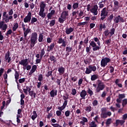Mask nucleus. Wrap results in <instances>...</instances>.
Returning a JSON list of instances; mask_svg holds the SVG:
<instances>
[{"mask_svg":"<svg viewBox=\"0 0 127 127\" xmlns=\"http://www.w3.org/2000/svg\"><path fill=\"white\" fill-rule=\"evenodd\" d=\"M91 46L92 48V50L93 51H98V50H100L101 49V47H99L97 45V43L95 42L94 41H91L90 42L89 46L86 47V52L87 54H90L91 52Z\"/></svg>","mask_w":127,"mask_h":127,"instance_id":"nucleus-1","label":"nucleus"},{"mask_svg":"<svg viewBox=\"0 0 127 127\" xmlns=\"http://www.w3.org/2000/svg\"><path fill=\"white\" fill-rule=\"evenodd\" d=\"M37 33L36 32H34L31 33V37L30 39V46L31 48L34 47L36 43H37Z\"/></svg>","mask_w":127,"mask_h":127,"instance_id":"nucleus-2","label":"nucleus"},{"mask_svg":"<svg viewBox=\"0 0 127 127\" xmlns=\"http://www.w3.org/2000/svg\"><path fill=\"white\" fill-rule=\"evenodd\" d=\"M112 116V112L108 111L107 112V108L103 107L101 109V117L103 119H107L108 117H111Z\"/></svg>","mask_w":127,"mask_h":127,"instance_id":"nucleus-3","label":"nucleus"},{"mask_svg":"<svg viewBox=\"0 0 127 127\" xmlns=\"http://www.w3.org/2000/svg\"><path fill=\"white\" fill-rule=\"evenodd\" d=\"M98 82L95 93H100L101 91H103L106 88V85L104 82L101 81V80H98Z\"/></svg>","mask_w":127,"mask_h":127,"instance_id":"nucleus-4","label":"nucleus"},{"mask_svg":"<svg viewBox=\"0 0 127 127\" xmlns=\"http://www.w3.org/2000/svg\"><path fill=\"white\" fill-rule=\"evenodd\" d=\"M97 70V66L95 65H90L88 67H86L85 74H91L92 72H96Z\"/></svg>","mask_w":127,"mask_h":127,"instance_id":"nucleus-5","label":"nucleus"},{"mask_svg":"<svg viewBox=\"0 0 127 127\" xmlns=\"http://www.w3.org/2000/svg\"><path fill=\"white\" fill-rule=\"evenodd\" d=\"M101 16L100 20H104L108 16V14H109V11L107 10V7H104L101 11Z\"/></svg>","mask_w":127,"mask_h":127,"instance_id":"nucleus-6","label":"nucleus"},{"mask_svg":"<svg viewBox=\"0 0 127 127\" xmlns=\"http://www.w3.org/2000/svg\"><path fill=\"white\" fill-rule=\"evenodd\" d=\"M111 62V60L109 58H104L101 60V67H105L108 65V63Z\"/></svg>","mask_w":127,"mask_h":127,"instance_id":"nucleus-7","label":"nucleus"},{"mask_svg":"<svg viewBox=\"0 0 127 127\" xmlns=\"http://www.w3.org/2000/svg\"><path fill=\"white\" fill-rule=\"evenodd\" d=\"M13 17L12 16H8V14H6V12L5 11L3 13V19L6 22V23H7V22H9V20L11 19H12Z\"/></svg>","mask_w":127,"mask_h":127,"instance_id":"nucleus-8","label":"nucleus"},{"mask_svg":"<svg viewBox=\"0 0 127 127\" xmlns=\"http://www.w3.org/2000/svg\"><path fill=\"white\" fill-rule=\"evenodd\" d=\"M19 64H20V65H22V66H23V69L24 70H26V68H25V67H26L27 65H28V61L27 59L21 60V61L19 62Z\"/></svg>","mask_w":127,"mask_h":127,"instance_id":"nucleus-9","label":"nucleus"},{"mask_svg":"<svg viewBox=\"0 0 127 127\" xmlns=\"http://www.w3.org/2000/svg\"><path fill=\"white\" fill-rule=\"evenodd\" d=\"M98 8H99L98 5L95 4L90 10V12L93 13V15H98Z\"/></svg>","mask_w":127,"mask_h":127,"instance_id":"nucleus-10","label":"nucleus"},{"mask_svg":"<svg viewBox=\"0 0 127 127\" xmlns=\"http://www.w3.org/2000/svg\"><path fill=\"white\" fill-rule=\"evenodd\" d=\"M57 42L59 44H62V46L63 47H66L67 45V42H66L65 39H63L62 38H59Z\"/></svg>","mask_w":127,"mask_h":127,"instance_id":"nucleus-11","label":"nucleus"},{"mask_svg":"<svg viewBox=\"0 0 127 127\" xmlns=\"http://www.w3.org/2000/svg\"><path fill=\"white\" fill-rule=\"evenodd\" d=\"M30 20H31V12H29L27 15L24 18L23 21L25 23H28L30 22Z\"/></svg>","mask_w":127,"mask_h":127,"instance_id":"nucleus-12","label":"nucleus"},{"mask_svg":"<svg viewBox=\"0 0 127 127\" xmlns=\"http://www.w3.org/2000/svg\"><path fill=\"white\" fill-rule=\"evenodd\" d=\"M115 23H119V22H125V19L124 18L121 17V15L116 16L114 19Z\"/></svg>","mask_w":127,"mask_h":127,"instance_id":"nucleus-13","label":"nucleus"},{"mask_svg":"<svg viewBox=\"0 0 127 127\" xmlns=\"http://www.w3.org/2000/svg\"><path fill=\"white\" fill-rule=\"evenodd\" d=\"M5 62L9 63L11 61V58L9 57V51H7L4 56Z\"/></svg>","mask_w":127,"mask_h":127,"instance_id":"nucleus-14","label":"nucleus"},{"mask_svg":"<svg viewBox=\"0 0 127 127\" xmlns=\"http://www.w3.org/2000/svg\"><path fill=\"white\" fill-rule=\"evenodd\" d=\"M23 91L25 95H28V93L31 91V87L26 85L24 87Z\"/></svg>","mask_w":127,"mask_h":127,"instance_id":"nucleus-15","label":"nucleus"},{"mask_svg":"<svg viewBox=\"0 0 127 127\" xmlns=\"http://www.w3.org/2000/svg\"><path fill=\"white\" fill-rule=\"evenodd\" d=\"M77 18L76 19L79 20V19H81L84 17V12L82 10H78V13H77Z\"/></svg>","mask_w":127,"mask_h":127,"instance_id":"nucleus-16","label":"nucleus"},{"mask_svg":"<svg viewBox=\"0 0 127 127\" xmlns=\"http://www.w3.org/2000/svg\"><path fill=\"white\" fill-rule=\"evenodd\" d=\"M74 28L73 27L68 28V27H66L65 29L66 34H67V35L71 34V33L74 31Z\"/></svg>","mask_w":127,"mask_h":127,"instance_id":"nucleus-17","label":"nucleus"},{"mask_svg":"<svg viewBox=\"0 0 127 127\" xmlns=\"http://www.w3.org/2000/svg\"><path fill=\"white\" fill-rule=\"evenodd\" d=\"M80 96L81 98H80V100H85V99H86V96H87V91L85 90H82L80 92Z\"/></svg>","mask_w":127,"mask_h":127,"instance_id":"nucleus-18","label":"nucleus"},{"mask_svg":"<svg viewBox=\"0 0 127 127\" xmlns=\"http://www.w3.org/2000/svg\"><path fill=\"white\" fill-rule=\"evenodd\" d=\"M65 68L63 66H61L58 68V71L59 73V75H63L65 73Z\"/></svg>","mask_w":127,"mask_h":127,"instance_id":"nucleus-19","label":"nucleus"},{"mask_svg":"<svg viewBox=\"0 0 127 127\" xmlns=\"http://www.w3.org/2000/svg\"><path fill=\"white\" fill-rule=\"evenodd\" d=\"M45 9H40V11L39 12V15L41 16L42 18H44L45 16H46V13L44 12Z\"/></svg>","mask_w":127,"mask_h":127,"instance_id":"nucleus-20","label":"nucleus"},{"mask_svg":"<svg viewBox=\"0 0 127 127\" xmlns=\"http://www.w3.org/2000/svg\"><path fill=\"white\" fill-rule=\"evenodd\" d=\"M54 47H55V44L54 43H52L50 46H48L47 51L48 52H50V51H53V49H54Z\"/></svg>","mask_w":127,"mask_h":127,"instance_id":"nucleus-21","label":"nucleus"},{"mask_svg":"<svg viewBox=\"0 0 127 127\" xmlns=\"http://www.w3.org/2000/svg\"><path fill=\"white\" fill-rule=\"evenodd\" d=\"M107 2V0H102L101 1L99 2L98 5L99 8H103Z\"/></svg>","mask_w":127,"mask_h":127,"instance_id":"nucleus-22","label":"nucleus"},{"mask_svg":"<svg viewBox=\"0 0 127 127\" xmlns=\"http://www.w3.org/2000/svg\"><path fill=\"white\" fill-rule=\"evenodd\" d=\"M58 91L57 90L53 89L50 92V95L51 98H54L55 96H57V93Z\"/></svg>","mask_w":127,"mask_h":127,"instance_id":"nucleus-23","label":"nucleus"},{"mask_svg":"<svg viewBox=\"0 0 127 127\" xmlns=\"http://www.w3.org/2000/svg\"><path fill=\"white\" fill-rule=\"evenodd\" d=\"M37 69V65H33L32 66V68L30 70V72H29V75H32L33 73H34L35 71H36V69Z\"/></svg>","mask_w":127,"mask_h":127,"instance_id":"nucleus-24","label":"nucleus"},{"mask_svg":"<svg viewBox=\"0 0 127 127\" xmlns=\"http://www.w3.org/2000/svg\"><path fill=\"white\" fill-rule=\"evenodd\" d=\"M63 17H64L65 19H67V17L69 15L68 10H65L62 12L61 15Z\"/></svg>","mask_w":127,"mask_h":127,"instance_id":"nucleus-25","label":"nucleus"},{"mask_svg":"<svg viewBox=\"0 0 127 127\" xmlns=\"http://www.w3.org/2000/svg\"><path fill=\"white\" fill-rule=\"evenodd\" d=\"M125 123H126V121L125 120H117L116 121V127H118L119 125H121V126H123V125H124Z\"/></svg>","mask_w":127,"mask_h":127,"instance_id":"nucleus-26","label":"nucleus"},{"mask_svg":"<svg viewBox=\"0 0 127 127\" xmlns=\"http://www.w3.org/2000/svg\"><path fill=\"white\" fill-rule=\"evenodd\" d=\"M81 120V121L80 122V125L81 126H85V123H88V119H87L86 117H82L80 119Z\"/></svg>","mask_w":127,"mask_h":127,"instance_id":"nucleus-27","label":"nucleus"},{"mask_svg":"<svg viewBox=\"0 0 127 127\" xmlns=\"http://www.w3.org/2000/svg\"><path fill=\"white\" fill-rule=\"evenodd\" d=\"M30 30H31V29H30V28H27V29H25V31H23L24 37L25 39H26V38H27V35L30 32Z\"/></svg>","mask_w":127,"mask_h":127,"instance_id":"nucleus-28","label":"nucleus"},{"mask_svg":"<svg viewBox=\"0 0 127 127\" xmlns=\"http://www.w3.org/2000/svg\"><path fill=\"white\" fill-rule=\"evenodd\" d=\"M36 118H37V113L36 111H33L31 117V120H32V121H35Z\"/></svg>","mask_w":127,"mask_h":127,"instance_id":"nucleus-29","label":"nucleus"},{"mask_svg":"<svg viewBox=\"0 0 127 127\" xmlns=\"http://www.w3.org/2000/svg\"><path fill=\"white\" fill-rule=\"evenodd\" d=\"M40 9H45L46 7V3L44 1H42L40 4Z\"/></svg>","mask_w":127,"mask_h":127,"instance_id":"nucleus-30","label":"nucleus"},{"mask_svg":"<svg viewBox=\"0 0 127 127\" xmlns=\"http://www.w3.org/2000/svg\"><path fill=\"white\" fill-rule=\"evenodd\" d=\"M78 10H75L74 11H72L71 14L74 18H78Z\"/></svg>","mask_w":127,"mask_h":127,"instance_id":"nucleus-31","label":"nucleus"},{"mask_svg":"<svg viewBox=\"0 0 127 127\" xmlns=\"http://www.w3.org/2000/svg\"><path fill=\"white\" fill-rule=\"evenodd\" d=\"M29 95L31 97V98H33V99H35L36 98V93L33 91V90H30L29 92Z\"/></svg>","mask_w":127,"mask_h":127,"instance_id":"nucleus-32","label":"nucleus"},{"mask_svg":"<svg viewBox=\"0 0 127 127\" xmlns=\"http://www.w3.org/2000/svg\"><path fill=\"white\" fill-rule=\"evenodd\" d=\"M72 47H70V46H67L65 48V51L66 52V55H69V53H70V52H71V51H72Z\"/></svg>","mask_w":127,"mask_h":127,"instance_id":"nucleus-33","label":"nucleus"},{"mask_svg":"<svg viewBox=\"0 0 127 127\" xmlns=\"http://www.w3.org/2000/svg\"><path fill=\"white\" fill-rule=\"evenodd\" d=\"M89 127H97L98 126L97 125V124H96V122L95 121H92L89 122Z\"/></svg>","mask_w":127,"mask_h":127,"instance_id":"nucleus-34","label":"nucleus"},{"mask_svg":"<svg viewBox=\"0 0 127 127\" xmlns=\"http://www.w3.org/2000/svg\"><path fill=\"white\" fill-rule=\"evenodd\" d=\"M93 40L94 42H97V45H98L97 46H99V47L101 46V43L100 42V40H99V38H98L97 37H94L93 38Z\"/></svg>","mask_w":127,"mask_h":127,"instance_id":"nucleus-35","label":"nucleus"},{"mask_svg":"<svg viewBox=\"0 0 127 127\" xmlns=\"http://www.w3.org/2000/svg\"><path fill=\"white\" fill-rule=\"evenodd\" d=\"M98 78H99V75L93 74V75H91V81H95V80H97V79H98Z\"/></svg>","mask_w":127,"mask_h":127,"instance_id":"nucleus-36","label":"nucleus"},{"mask_svg":"<svg viewBox=\"0 0 127 127\" xmlns=\"http://www.w3.org/2000/svg\"><path fill=\"white\" fill-rule=\"evenodd\" d=\"M18 28V23H14L13 26L12 28V31H16V29Z\"/></svg>","mask_w":127,"mask_h":127,"instance_id":"nucleus-37","label":"nucleus"},{"mask_svg":"<svg viewBox=\"0 0 127 127\" xmlns=\"http://www.w3.org/2000/svg\"><path fill=\"white\" fill-rule=\"evenodd\" d=\"M65 20H66V19L61 15L60 17L59 18V22L60 23H64Z\"/></svg>","mask_w":127,"mask_h":127,"instance_id":"nucleus-38","label":"nucleus"},{"mask_svg":"<svg viewBox=\"0 0 127 127\" xmlns=\"http://www.w3.org/2000/svg\"><path fill=\"white\" fill-rule=\"evenodd\" d=\"M106 28V24L103 23V24H100L99 25V31H102L103 29H105Z\"/></svg>","mask_w":127,"mask_h":127,"instance_id":"nucleus-39","label":"nucleus"},{"mask_svg":"<svg viewBox=\"0 0 127 127\" xmlns=\"http://www.w3.org/2000/svg\"><path fill=\"white\" fill-rule=\"evenodd\" d=\"M79 7V2H75L72 4V8L73 9H77Z\"/></svg>","mask_w":127,"mask_h":127,"instance_id":"nucleus-40","label":"nucleus"},{"mask_svg":"<svg viewBox=\"0 0 127 127\" xmlns=\"http://www.w3.org/2000/svg\"><path fill=\"white\" fill-rule=\"evenodd\" d=\"M85 111L87 112V113H90V112L92 111V107H91V106H86L85 108Z\"/></svg>","mask_w":127,"mask_h":127,"instance_id":"nucleus-41","label":"nucleus"},{"mask_svg":"<svg viewBox=\"0 0 127 127\" xmlns=\"http://www.w3.org/2000/svg\"><path fill=\"white\" fill-rule=\"evenodd\" d=\"M43 41V35L42 33H40L38 37V42H42Z\"/></svg>","mask_w":127,"mask_h":127,"instance_id":"nucleus-42","label":"nucleus"},{"mask_svg":"<svg viewBox=\"0 0 127 127\" xmlns=\"http://www.w3.org/2000/svg\"><path fill=\"white\" fill-rule=\"evenodd\" d=\"M115 31H116V29L115 28H112L111 29L110 31L109 32V34H110V37L113 36L114 34H115Z\"/></svg>","mask_w":127,"mask_h":127,"instance_id":"nucleus-43","label":"nucleus"},{"mask_svg":"<svg viewBox=\"0 0 127 127\" xmlns=\"http://www.w3.org/2000/svg\"><path fill=\"white\" fill-rule=\"evenodd\" d=\"M87 93L90 96H93V95H94V92H93V90H91L90 87L88 88Z\"/></svg>","mask_w":127,"mask_h":127,"instance_id":"nucleus-44","label":"nucleus"},{"mask_svg":"<svg viewBox=\"0 0 127 127\" xmlns=\"http://www.w3.org/2000/svg\"><path fill=\"white\" fill-rule=\"evenodd\" d=\"M44 54H45V51L44 50V49H42L40 53V59H42L43 56H44Z\"/></svg>","mask_w":127,"mask_h":127,"instance_id":"nucleus-45","label":"nucleus"},{"mask_svg":"<svg viewBox=\"0 0 127 127\" xmlns=\"http://www.w3.org/2000/svg\"><path fill=\"white\" fill-rule=\"evenodd\" d=\"M38 19L36 17H33L31 18V24H34L35 22L37 21Z\"/></svg>","mask_w":127,"mask_h":127,"instance_id":"nucleus-46","label":"nucleus"},{"mask_svg":"<svg viewBox=\"0 0 127 127\" xmlns=\"http://www.w3.org/2000/svg\"><path fill=\"white\" fill-rule=\"evenodd\" d=\"M112 124V119L109 118L107 120V121L106 122V125L107 126V127H109V126L110 125H111Z\"/></svg>","mask_w":127,"mask_h":127,"instance_id":"nucleus-47","label":"nucleus"},{"mask_svg":"<svg viewBox=\"0 0 127 127\" xmlns=\"http://www.w3.org/2000/svg\"><path fill=\"white\" fill-rule=\"evenodd\" d=\"M14 72H15V74H14L15 79H19V73H18L16 70V69H14Z\"/></svg>","mask_w":127,"mask_h":127,"instance_id":"nucleus-48","label":"nucleus"},{"mask_svg":"<svg viewBox=\"0 0 127 127\" xmlns=\"http://www.w3.org/2000/svg\"><path fill=\"white\" fill-rule=\"evenodd\" d=\"M38 80L40 82L43 81V75H42V74H40L38 75Z\"/></svg>","mask_w":127,"mask_h":127,"instance_id":"nucleus-49","label":"nucleus"},{"mask_svg":"<svg viewBox=\"0 0 127 127\" xmlns=\"http://www.w3.org/2000/svg\"><path fill=\"white\" fill-rule=\"evenodd\" d=\"M52 73H53V70L49 71L46 74V77H47V78H48V77H50V76H51V77H52Z\"/></svg>","mask_w":127,"mask_h":127,"instance_id":"nucleus-50","label":"nucleus"},{"mask_svg":"<svg viewBox=\"0 0 127 127\" xmlns=\"http://www.w3.org/2000/svg\"><path fill=\"white\" fill-rule=\"evenodd\" d=\"M49 59L50 60H51V61H53L54 63H55V62H56V60H55V57H54V56H50Z\"/></svg>","mask_w":127,"mask_h":127,"instance_id":"nucleus-51","label":"nucleus"},{"mask_svg":"<svg viewBox=\"0 0 127 127\" xmlns=\"http://www.w3.org/2000/svg\"><path fill=\"white\" fill-rule=\"evenodd\" d=\"M86 7H87L86 9L87 11H90L92 9V5H91V3L87 4Z\"/></svg>","mask_w":127,"mask_h":127,"instance_id":"nucleus-52","label":"nucleus"},{"mask_svg":"<svg viewBox=\"0 0 127 127\" xmlns=\"http://www.w3.org/2000/svg\"><path fill=\"white\" fill-rule=\"evenodd\" d=\"M98 100H94L93 102H92V105L93 107H97V106H98Z\"/></svg>","mask_w":127,"mask_h":127,"instance_id":"nucleus-53","label":"nucleus"},{"mask_svg":"<svg viewBox=\"0 0 127 127\" xmlns=\"http://www.w3.org/2000/svg\"><path fill=\"white\" fill-rule=\"evenodd\" d=\"M11 33H12V30L9 29L5 33V35H6V36L8 37V35H10V34H11Z\"/></svg>","mask_w":127,"mask_h":127,"instance_id":"nucleus-54","label":"nucleus"},{"mask_svg":"<svg viewBox=\"0 0 127 127\" xmlns=\"http://www.w3.org/2000/svg\"><path fill=\"white\" fill-rule=\"evenodd\" d=\"M104 33L105 36H109L110 35V31H109V29H106L105 30Z\"/></svg>","mask_w":127,"mask_h":127,"instance_id":"nucleus-55","label":"nucleus"},{"mask_svg":"<svg viewBox=\"0 0 127 127\" xmlns=\"http://www.w3.org/2000/svg\"><path fill=\"white\" fill-rule=\"evenodd\" d=\"M71 95H72V96H75V95H76V94H77V90H76V89L73 88L71 90Z\"/></svg>","mask_w":127,"mask_h":127,"instance_id":"nucleus-56","label":"nucleus"},{"mask_svg":"<svg viewBox=\"0 0 127 127\" xmlns=\"http://www.w3.org/2000/svg\"><path fill=\"white\" fill-rule=\"evenodd\" d=\"M55 25V19L52 20L50 22V26L52 27L54 26Z\"/></svg>","mask_w":127,"mask_h":127,"instance_id":"nucleus-57","label":"nucleus"},{"mask_svg":"<svg viewBox=\"0 0 127 127\" xmlns=\"http://www.w3.org/2000/svg\"><path fill=\"white\" fill-rule=\"evenodd\" d=\"M53 117V113H52V112H50V113H49L48 115L47 116V118L49 120H50V119L51 118H52Z\"/></svg>","mask_w":127,"mask_h":127,"instance_id":"nucleus-58","label":"nucleus"},{"mask_svg":"<svg viewBox=\"0 0 127 127\" xmlns=\"http://www.w3.org/2000/svg\"><path fill=\"white\" fill-rule=\"evenodd\" d=\"M114 6H116L117 7H120V3L118 1L115 0L114 2Z\"/></svg>","mask_w":127,"mask_h":127,"instance_id":"nucleus-59","label":"nucleus"},{"mask_svg":"<svg viewBox=\"0 0 127 127\" xmlns=\"http://www.w3.org/2000/svg\"><path fill=\"white\" fill-rule=\"evenodd\" d=\"M62 80V78L59 79V78H57L56 83L57 85L59 86H61V80Z\"/></svg>","mask_w":127,"mask_h":127,"instance_id":"nucleus-60","label":"nucleus"},{"mask_svg":"<svg viewBox=\"0 0 127 127\" xmlns=\"http://www.w3.org/2000/svg\"><path fill=\"white\" fill-rule=\"evenodd\" d=\"M66 108L63 105L62 106H59L58 107V109L61 112H62L63 110H64Z\"/></svg>","mask_w":127,"mask_h":127,"instance_id":"nucleus-61","label":"nucleus"},{"mask_svg":"<svg viewBox=\"0 0 127 127\" xmlns=\"http://www.w3.org/2000/svg\"><path fill=\"white\" fill-rule=\"evenodd\" d=\"M64 115L66 117H69L70 116V111L67 110L66 111H65L64 113Z\"/></svg>","mask_w":127,"mask_h":127,"instance_id":"nucleus-62","label":"nucleus"},{"mask_svg":"<svg viewBox=\"0 0 127 127\" xmlns=\"http://www.w3.org/2000/svg\"><path fill=\"white\" fill-rule=\"evenodd\" d=\"M47 43H51V42H52V38L48 37L47 38Z\"/></svg>","mask_w":127,"mask_h":127,"instance_id":"nucleus-63","label":"nucleus"},{"mask_svg":"<svg viewBox=\"0 0 127 127\" xmlns=\"http://www.w3.org/2000/svg\"><path fill=\"white\" fill-rule=\"evenodd\" d=\"M1 28H2V30H4L5 32V30L7 29V25H6V24H4Z\"/></svg>","mask_w":127,"mask_h":127,"instance_id":"nucleus-64","label":"nucleus"}]
</instances>
